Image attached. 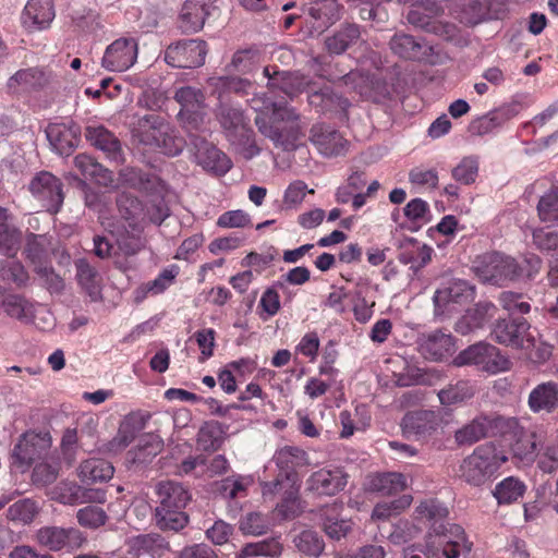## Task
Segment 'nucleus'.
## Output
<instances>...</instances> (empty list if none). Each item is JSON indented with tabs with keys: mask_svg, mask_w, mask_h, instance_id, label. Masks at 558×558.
<instances>
[{
	"mask_svg": "<svg viewBox=\"0 0 558 558\" xmlns=\"http://www.w3.org/2000/svg\"><path fill=\"white\" fill-rule=\"evenodd\" d=\"M348 484V474L340 468L320 469L313 472L305 482V490L316 496H335Z\"/></svg>",
	"mask_w": 558,
	"mask_h": 558,
	"instance_id": "f3484780",
	"label": "nucleus"
},
{
	"mask_svg": "<svg viewBox=\"0 0 558 558\" xmlns=\"http://www.w3.org/2000/svg\"><path fill=\"white\" fill-rule=\"evenodd\" d=\"M360 40V26L353 23H345L333 35L325 39V45L329 53L341 54Z\"/></svg>",
	"mask_w": 558,
	"mask_h": 558,
	"instance_id": "58836bf2",
	"label": "nucleus"
},
{
	"mask_svg": "<svg viewBox=\"0 0 558 558\" xmlns=\"http://www.w3.org/2000/svg\"><path fill=\"white\" fill-rule=\"evenodd\" d=\"M75 278L80 288L92 302L101 299V276L98 270L85 258L75 260Z\"/></svg>",
	"mask_w": 558,
	"mask_h": 558,
	"instance_id": "72a5a7b5",
	"label": "nucleus"
},
{
	"mask_svg": "<svg viewBox=\"0 0 558 558\" xmlns=\"http://www.w3.org/2000/svg\"><path fill=\"white\" fill-rule=\"evenodd\" d=\"M163 442L155 434H146L140 437L136 447L128 452L129 461L138 466L148 465L162 450Z\"/></svg>",
	"mask_w": 558,
	"mask_h": 558,
	"instance_id": "e433bc0d",
	"label": "nucleus"
},
{
	"mask_svg": "<svg viewBox=\"0 0 558 558\" xmlns=\"http://www.w3.org/2000/svg\"><path fill=\"white\" fill-rule=\"evenodd\" d=\"M217 12L216 0H186L181 9L179 26L183 33H197L206 20Z\"/></svg>",
	"mask_w": 558,
	"mask_h": 558,
	"instance_id": "a211bd4d",
	"label": "nucleus"
},
{
	"mask_svg": "<svg viewBox=\"0 0 558 558\" xmlns=\"http://www.w3.org/2000/svg\"><path fill=\"white\" fill-rule=\"evenodd\" d=\"M118 252L124 256H134L145 248L147 240L144 227H126L116 236Z\"/></svg>",
	"mask_w": 558,
	"mask_h": 558,
	"instance_id": "c03bdc74",
	"label": "nucleus"
},
{
	"mask_svg": "<svg viewBox=\"0 0 558 558\" xmlns=\"http://www.w3.org/2000/svg\"><path fill=\"white\" fill-rule=\"evenodd\" d=\"M0 308L11 318L28 323L34 318V304L21 294L8 292L0 287Z\"/></svg>",
	"mask_w": 558,
	"mask_h": 558,
	"instance_id": "f704fd0d",
	"label": "nucleus"
},
{
	"mask_svg": "<svg viewBox=\"0 0 558 558\" xmlns=\"http://www.w3.org/2000/svg\"><path fill=\"white\" fill-rule=\"evenodd\" d=\"M497 307L490 302H478L469 308L456 323L454 330L461 335H469L482 329L496 314Z\"/></svg>",
	"mask_w": 558,
	"mask_h": 558,
	"instance_id": "c756f323",
	"label": "nucleus"
},
{
	"mask_svg": "<svg viewBox=\"0 0 558 558\" xmlns=\"http://www.w3.org/2000/svg\"><path fill=\"white\" fill-rule=\"evenodd\" d=\"M220 123L227 132L228 138L245 134L250 129L245 122L243 112L238 108L222 107L219 113Z\"/></svg>",
	"mask_w": 558,
	"mask_h": 558,
	"instance_id": "864d4df0",
	"label": "nucleus"
},
{
	"mask_svg": "<svg viewBox=\"0 0 558 558\" xmlns=\"http://www.w3.org/2000/svg\"><path fill=\"white\" fill-rule=\"evenodd\" d=\"M74 166L84 177L94 180L98 185L108 187L113 183L112 171L105 168L89 155L78 154L74 158Z\"/></svg>",
	"mask_w": 558,
	"mask_h": 558,
	"instance_id": "79ce46f5",
	"label": "nucleus"
},
{
	"mask_svg": "<svg viewBox=\"0 0 558 558\" xmlns=\"http://www.w3.org/2000/svg\"><path fill=\"white\" fill-rule=\"evenodd\" d=\"M50 76L38 68H28L15 72L7 83L11 93H27L44 88L49 83Z\"/></svg>",
	"mask_w": 558,
	"mask_h": 558,
	"instance_id": "2f4dec72",
	"label": "nucleus"
},
{
	"mask_svg": "<svg viewBox=\"0 0 558 558\" xmlns=\"http://www.w3.org/2000/svg\"><path fill=\"white\" fill-rule=\"evenodd\" d=\"M420 352L424 357L433 361H441L449 356L454 350L453 338L441 330H434L423 333L418 340Z\"/></svg>",
	"mask_w": 558,
	"mask_h": 558,
	"instance_id": "a878e982",
	"label": "nucleus"
},
{
	"mask_svg": "<svg viewBox=\"0 0 558 558\" xmlns=\"http://www.w3.org/2000/svg\"><path fill=\"white\" fill-rule=\"evenodd\" d=\"M440 417L432 410L409 412L402 418L403 433L417 440L429 438L439 427Z\"/></svg>",
	"mask_w": 558,
	"mask_h": 558,
	"instance_id": "412c9836",
	"label": "nucleus"
},
{
	"mask_svg": "<svg viewBox=\"0 0 558 558\" xmlns=\"http://www.w3.org/2000/svg\"><path fill=\"white\" fill-rule=\"evenodd\" d=\"M211 85L219 98L229 93L245 94L252 87V83L248 80L239 76L214 77L211 78Z\"/></svg>",
	"mask_w": 558,
	"mask_h": 558,
	"instance_id": "13d9d810",
	"label": "nucleus"
},
{
	"mask_svg": "<svg viewBox=\"0 0 558 558\" xmlns=\"http://www.w3.org/2000/svg\"><path fill=\"white\" fill-rule=\"evenodd\" d=\"M507 461L506 453L494 444L481 445L463 459L460 465L461 477L472 486H482L490 481Z\"/></svg>",
	"mask_w": 558,
	"mask_h": 558,
	"instance_id": "7ed1b4c3",
	"label": "nucleus"
},
{
	"mask_svg": "<svg viewBox=\"0 0 558 558\" xmlns=\"http://www.w3.org/2000/svg\"><path fill=\"white\" fill-rule=\"evenodd\" d=\"M33 271L37 276L39 284L49 293L61 294L63 292L65 288L64 280L51 265L47 263L36 265Z\"/></svg>",
	"mask_w": 558,
	"mask_h": 558,
	"instance_id": "4d7b16f0",
	"label": "nucleus"
},
{
	"mask_svg": "<svg viewBox=\"0 0 558 558\" xmlns=\"http://www.w3.org/2000/svg\"><path fill=\"white\" fill-rule=\"evenodd\" d=\"M293 543L300 553L308 557H319L325 548L323 537L312 530L302 531L294 537Z\"/></svg>",
	"mask_w": 558,
	"mask_h": 558,
	"instance_id": "6e6d98bb",
	"label": "nucleus"
},
{
	"mask_svg": "<svg viewBox=\"0 0 558 558\" xmlns=\"http://www.w3.org/2000/svg\"><path fill=\"white\" fill-rule=\"evenodd\" d=\"M504 418L500 416H475L471 422L457 429L454 440L459 446H471L481 439L494 435Z\"/></svg>",
	"mask_w": 558,
	"mask_h": 558,
	"instance_id": "aec40b11",
	"label": "nucleus"
},
{
	"mask_svg": "<svg viewBox=\"0 0 558 558\" xmlns=\"http://www.w3.org/2000/svg\"><path fill=\"white\" fill-rule=\"evenodd\" d=\"M50 244V239L47 234H35L31 232L25 238L22 254L33 268H35L36 265L46 263Z\"/></svg>",
	"mask_w": 558,
	"mask_h": 558,
	"instance_id": "49530a36",
	"label": "nucleus"
},
{
	"mask_svg": "<svg viewBox=\"0 0 558 558\" xmlns=\"http://www.w3.org/2000/svg\"><path fill=\"white\" fill-rule=\"evenodd\" d=\"M475 289L462 279H450L442 283L434 294L435 314L444 315L458 311L459 306L470 303L474 299Z\"/></svg>",
	"mask_w": 558,
	"mask_h": 558,
	"instance_id": "1a4fd4ad",
	"label": "nucleus"
},
{
	"mask_svg": "<svg viewBox=\"0 0 558 558\" xmlns=\"http://www.w3.org/2000/svg\"><path fill=\"white\" fill-rule=\"evenodd\" d=\"M407 485V478L403 474L388 472L371 477L368 489L381 495H393L403 492Z\"/></svg>",
	"mask_w": 558,
	"mask_h": 558,
	"instance_id": "8fccbe9b",
	"label": "nucleus"
},
{
	"mask_svg": "<svg viewBox=\"0 0 558 558\" xmlns=\"http://www.w3.org/2000/svg\"><path fill=\"white\" fill-rule=\"evenodd\" d=\"M86 140L104 151L106 156L116 162L123 161V151L119 138L102 125H88L85 129Z\"/></svg>",
	"mask_w": 558,
	"mask_h": 558,
	"instance_id": "c85d7f7f",
	"label": "nucleus"
},
{
	"mask_svg": "<svg viewBox=\"0 0 558 558\" xmlns=\"http://www.w3.org/2000/svg\"><path fill=\"white\" fill-rule=\"evenodd\" d=\"M47 138L52 148L61 156H69L78 146L81 129L77 124L51 123L46 130Z\"/></svg>",
	"mask_w": 558,
	"mask_h": 558,
	"instance_id": "393cba45",
	"label": "nucleus"
},
{
	"mask_svg": "<svg viewBox=\"0 0 558 558\" xmlns=\"http://www.w3.org/2000/svg\"><path fill=\"white\" fill-rule=\"evenodd\" d=\"M187 141L195 150V158L198 165L205 170L213 171L217 174H225L231 169L232 163L229 157L211 143L207 142L205 136L190 131Z\"/></svg>",
	"mask_w": 558,
	"mask_h": 558,
	"instance_id": "f8f14e48",
	"label": "nucleus"
},
{
	"mask_svg": "<svg viewBox=\"0 0 558 558\" xmlns=\"http://www.w3.org/2000/svg\"><path fill=\"white\" fill-rule=\"evenodd\" d=\"M529 330L530 324L522 317L510 320L499 319L492 330V337L500 344L527 348L533 342V337Z\"/></svg>",
	"mask_w": 558,
	"mask_h": 558,
	"instance_id": "dca6fc26",
	"label": "nucleus"
},
{
	"mask_svg": "<svg viewBox=\"0 0 558 558\" xmlns=\"http://www.w3.org/2000/svg\"><path fill=\"white\" fill-rule=\"evenodd\" d=\"M486 277L497 284L519 279L524 269L512 257L492 253L485 257Z\"/></svg>",
	"mask_w": 558,
	"mask_h": 558,
	"instance_id": "5701e85b",
	"label": "nucleus"
},
{
	"mask_svg": "<svg viewBox=\"0 0 558 558\" xmlns=\"http://www.w3.org/2000/svg\"><path fill=\"white\" fill-rule=\"evenodd\" d=\"M250 106L253 110L259 112L257 116L264 117L266 120V116L271 113L269 122L274 120H293L296 118V112L293 108L277 105L266 93L255 94L250 99Z\"/></svg>",
	"mask_w": 558,
	"mask_h": 558,
	"instance_id": "4c0bfd02",
	"label": "nucleus"
},
{
	"mask_svg": "<svg viewBox=\"0 0 558 558\" xmlns=\"http://www.w3.org/2000/svg\"><path fill=\"white\" fill-rule=\"evenodd\" d=\"M255 124L258 131L269 138L277 148L292 151L299 147V141L303 137L299 114L293 120H274L268 122L264 117L256 116Z\"/></svg>",
	"mask_w": 558,
	"mask_h": 558,
	"instance_id": "0eeeda50",
	"label": "nucleus"
},
{
	"mask_svg": "<svg viewBox=\"0 0 558 558\" xmlns=\"http://www.w3.org/2000/svg\"><path fill=\"white\" fill-rule=\"evenodd\" d=\"M117 207L120 217L128 223V227H143L144 205L137 197L130 193H121L117 197Z\"/></svg>",
	"mask_w": 558,
	"mask_h": 558,
	"instance_id": "a18cd8bd",
	"label": "nucleus"
},
{
	"mask_svg": "<svg viewBox=\"0 0 558 558\" xmlns=\"http://www.w3.org/2000/svg\"><path fill=\"white\" fill-rule=\"evenodd\" d=\"M308 102L319 112L345 111L350 106L347 98L333 93L329 86L310 93Z\"/></svg>",
	"mask_w": 558,
	"mask_h": 558,
	"instance_id": "37998d69",
	"label": "nucleus"
},
{
	"mask_svg": "<svg viewBox=\"0 0 558 558\" xmlns=\"http://www.w3.org/2000/svg\"><path fill=\"white\" fill-rule=\"evenodd\" d=\"M28 191L40 206L50 214H57L64 201L63 183L49 171L43 170L31 179Z\"/></svg>",
	"mask_w": 558,
	"mask_h": 558,
	"instance_id": "6e6552de",
	"label": "nucleus"
},
{
	"mask_svg": "<svg viewBox=\"0 0 558 558\" xmlns=\"http://www.w3.org/2000/svg\"><path fill=\"white\" fill-rule=\"evenodd\" d=\"M0 278L14 283L17 288L28 286L31 277L20 260H4L0 263Z\"/></svg>",
	"mask_w": 558,
	"mask_h": 558,
	"instance_id": "bf43d9fd",
	"label": "nucleus"
},
{
	"mask_svg": "<svg viewBox=\"0 0 558 558\" xmlns=\"http://www.w3.org/2000/svg\"><path fill=\"white\" fill-rule=\"evenodd\" d=\"M272 461L282 476L293 481L298 480L296 470L311 463L306 451L296 446H284L277 449Z\"/></svg>",
	"mask_w": 558,
	"mask_h": 558,
	"instance_id": "bb28decb",
	"label": "nucleus"
},
{
	"mask_svg": "<svg viewBox=\"0 0 558 558\" xmlns=\"http://www.w3.org/2000/svg\"><path fill=\"white\" fill-rule=\"evenodd\" d=\"M389 47L391 51L405 60L424 61L433 54V47L424 39L404 33L395 34Z\"/></svg>",
	"mask_w": 558,
	"mask_h": 558,
	"instance_id": "b1692460",
	"label": "nucleus"
},
{
	"mask_svg": "<svg viewBox=\"0 0 558 558\" xmlns=\"http://www.w3.org/2000/svg\"><path fill=\"white\" fill-rule=\"evenodd\" d=\"M35 541L53 551H74L86 543V537L75 527L43 526L37 530Z\"/></svg>",
	"mask_w": 558,
	"mask_h": 558,
	"instance_id": "9b49d317",
	"label": "nucleus"
},
{
	"mask_svg": "<svg viewBox=\"0 0 558 558\" xmlns=\"http://www.w3.org/2000/svg\"><path fill=\"white\" fill-rule=\"evenodd\" d=\"M145 417L140 414H131L120 425L118 435L108 444L107 451L118 452L128 447L136 434L145 426Z\"/></svg>",
	"mask_w": 558,
	"mask_h": 558,
	"instance_id": "ea45409f",
	"label": "nucleus"
},
{
	"mask_svg": "<svg viewBox=\"0 0 558 558\" xmlns=\"http://www.w3.org/2000/svg\"><path fill=\"white\" fill-rule=\"evenodd\" d=\"M137 52L138 47L134 38H118L106 48L101 65L110 72L126 71L136 62Z\"/></svg>",
	"mask_w": 558,
	"mask_h": 558,
	"instance_id": "2eb2a0df",
	"label": "nucleus"
},
{
	"mask_svg": "<svg viewBox=\"0 0 558 558\" xmlns=\"http://www.w3.org/2000/svg\"><path fill=\"white\" fill-rule=\"evenodd\" d=\"M537 210L543 221L558 220V189L551 190L541 197Z\"/></svg>",
	"mask_w": 558,
	"mask_h": 558,
	"instance_id": "774afa93",
	"label": "nucleus"
},
{
	"mask_svg": "<svg viewBox=\"0 0 558 558\" xmlns=\"http://www.w3.org/2000/svg\"><path fill=\"white\" fill-rule=\"evenodd\" d=\"M456 365H476L480 369L496 374L510 368V361L500 350L487 342H477L461 351L454 359Z\"/></svg>",
	"mask_w": 558,
	"mask_h": 558,
	"instance_id": "39448f33",
	"label": "nucleus"
},
{
	"mask_svg": "<svg viewBox=\"0 0 558 558\" xmlns=\"http://www.w3.org/2000/svg\"><path fill=\"white\" fill-rule=\"evenodd\" d=\"M51 436L49 433L28 432L22 435L13 449V457L22 464L29 466L49 457Z\"/></svg>",
	"mask_w": 558,
	"mask_h": 558,
	"instance_id": "4468645a",
	"label": "nucleus"
},
{
	"mask_svg": "<svg viewBox=\"0 0 558 558\" xmlns=\"http://www.w3.org/2000/svg\"><path fill=\"white\" fill-rule=\"evenodd\" d=\"M137 128L144 143L154 145L170 156L179 155L182 151L183 140L174 138L169 134V126L160 116L145 114L138 119Z\"/></svg>",
	"mask_w": 558,
	"mask_h": 558,
	"instance_id": "423d86ee",
	"label": "nucleus"
},
{
	"mask_svg": "<svg viewBox=\"0 0 558 558\" xmlns=\"http://www.w3.org/2000/svg\"><path fill=\"white\" fill-rule=\"evenodd\" d=\"M533 413H554L558 409V384L549 380L534 387L527 398Z\"/></svg>",
	"mask_w": 558,
	"mask_h": 558,
	"instance_id": "7c9ffc66",
	"label": "nucleus"
},
{
	"mask_svg": "<svg viewBox=\"0 0 558 558\" xmlns=\"http://www.w3.org/2000/svg\"><path fill=\"white\" fill-rule=\"evenodd\" d=\"M282 544L277 537L246 544L238 555L239 558L256 556L278 557L282 553Z\"/></svg>",
	"mask_w": 558,
	"mask_h": 558,
	"instance_id": "5fc2aeb1",
	"label": "nucleus"
},
{
	"mask_svg": "<svg viewBox=\"0 0 558 558\" xmlns=\"http://www.w3.org/2000/svg\"><path fill=\"white\" fill-rule=\"evenodd\" d=\"M475 395V387L470 380H458L449 384L438 391V399L442 405H456L463 403Z\"/></svg>",
	"mask_w": 558,
	"mask_h": 558,
	"instance_id": "09e8293b",
	"label": "nucleus"
},
{
	"mask_svg": "<svg viewBox=\"0 0 558 558\" xmlns=\"http://www.w3.org/2000/svg\"><path fill=\"white\" fill-rule=\"evenodd\" d=\"M502 3L499 0H471L457 3L453 16L461 24L474 27L484 22L499 19Z\"/></svg>",
	"mask_w": 558,
	"mask_h": 558,
	"instance_id": "ddd939ff",
	"label": "nucleus"
},
{
	"mask_svg": "<svg viewBox=\"0 0 558 558\" xmlns=\"http://www.w3.org/2000/svg\"><path fill=\"white\" fill-rule=\"evenodd\" d=\"M310 141L325 157L343 156L349 150V142L338 131L323 125H313Z\"/></svg>",
	"mask_w": 558,
	"mask_h": 558,
	"instance_id": "4be33fe9",
	"label": "nucleus"
},
{
	"mask_svg": "<svg viewBox=\"0 0 558 558\" xmlns=\"http://www.w3.org/2000/svg\"><path fill=\"white\" fill-rule=\"evenodd\" d=\"M310 16L311 28L316 33H323L335 24L341 16L340 4L337 0H314L305 9Z\"/></svg>",
	"mask_w": 558,
	"mask_h": 558,
	"instance_id": "cd10ccee",
	"label": "nucleus"
},
{
	"mask_svg": "<svg viewBox=\"0 0 558 558\" xmlns=\"http://www.w3.org/2000/svg\"><path fill=\"white\" fill-rule=\"evenodd\" d=\"M536 435L533 433H521L511 445L512 458L522 464H530L536 457Z\"/></svg>",
	"mask_w": 558,
	"mask_h": 558,
	"instance_id": "603ef678",
	"label": "nucleus"
},
{
	"mask_svg": "<svg viewBox=\"0 0 558 558\" xmlns=\"http://www.w3.org/2000/svg\"><path fill=\"white\" fill-rule=\"evenodd\" d=\"M478 172V160L475 157H464L452 171V178L465 185L472 184Z\"/></svg>",
	"mask_w": 558,
	"mask_h": 558,
	"instance_id": "69168bd1",
	"label": "nucleus"
},
{
	"mask_svg": "<svg viewBox=\"0 0 558 558\" xmlns=\"http://www.w3.org/2000/svg\"><path fill=\"white\" fill-rule=\"evenodd\" d=\"M38 514V507L32 499H22L11 505L7 511V517L11 521L22 524H29Z\"/></svg>",
	"mask_w": 558,
	"mask_h": 558,
	"instance_id": "680f3d73",
	"label": "nucleus"
},
{
	"mask_svg": "<svg viewBox=\"0 0 558 558\" xmlns=\"http://www.w3.org/2000/svg\"><path fill=\"white\" fill-rule=\"evenodd\" d=\"M411 501L412 497L410 495H403L389 502H379L373 510V518L386 520L391 515L399 514L411 505Z\"/></svg>",
	"mask_w": 558,
	"mask_h": 558,
	"instance_id": "0e129e2a",
	"label": "nucleus"
},
{
	"mask_svg": "<svg viewBox=\"0 0 558 558\" xmlns=\"http://www.w3.org/2000/svg\"><path fill=\"white\" fill-rule=\"evenodd\" d=\"M526 490L524 482L514 476H509L499 482L493 490L499 505H510L523 497Z\"/></svg>",
	"mask_w": 558,
	"mask_h": 558,
	"instance_id": "3c124183",
	"label": "nucleus"
},
{
	"mask_svg": "<svg viewBox=\"0 0 558 558\" xmlns=\"http://www.w3.org/2000/svg\"><path fill=\"white\" fill-rule=\"evenodd\" d=\"M105 510L98 506H86L76 512V519L81 526L87 529H98L107 521Z\"/></svg>",
	"mask_w": 558,
	"mask_h": 558,
	"instance_id": "e2e57ef3",
	"label": "nucleus"
},
{
	"mask_svg": "<svg viewBox=\"0 0 558 558\" xmlns=\"http://www.w3.org/2000/svg\"><path fill=\"white\" fill-rule=\"evenodd\" d=\"M416 518L432 523L434 534H429L428 545L441 551L445 558H458L462 551L469 553L464 531L458 524L445 523L448 508L439 500L429 498L420 502L415 509Z\"/></svg>",
	"mask_w": 558,
	"mask_h": 558,
	"instance_id": "f257e3e1",
	"label": "nucleus"
},
{
	"mask_svg": "<svg viewBox=\"0 0 558 558\" xmlns=\"http://www.w3.org/2000/svg\"><path fill=\"white\" fill-rule=\"evenodd\" d=\"M156 504L155 517L157 525L163 531L178 532L189 523L184 511L192 499L187 488L175 481H160L155 485Z\"/></svg>",
	"mask_w": 558,
	"mask_h": 558,
	"instance_id": "f03ea898",
	"label": "nucleus"
},
{
	"mask_svg": "<svg viewBox=\"0 0 558 558\" xmlns=\"http://www.w3.org/2000/svg\"><path fill=\"white\" fill-rule=\"evenodd\" d=\"M411 3L405 19L413 27L450 39L456 34V26L437 20L444 9L436 0H398Z\"/></svg>",
	"mask_w": 558,
	"mask_h": 558,
	"instance_id": "20e7f679",
	"label": "nucleus"
},
{
	"mask_svg": "<svg viewBox=\"0 0 558 558\" xmlns=\"http://www.w3.org/2000/svg\"><path fill=\"white\" fill-rule=\"evenodd\" d=\"M81 487L82 486L75 482L62 481L53 488L52 495L60 504L70 506L78 505Z\"/></svg>",
	"mask_w": 558,
	"mask_h": 558,
	"instance_id": "338daca9",
	"label": "nucleus"
},
{
	"mask_svg": "<svg viewBox=\"0 0 558 558\" xmlns=\"http://www.w3.org/2000/svg\"><path fill=\"white\" fill-rule=\"evenodd\" d=\"M207 45L199 39H184L171 44L165 50L167 64L178 69H193L204 64Z\"/></svg>",
	"mask_w": 558,
	"mask_h": 558,
	"instance_id": "9d476101",
	"label": "nucleus"
},
{
	"mask_svg": "<svg viewBox=\"0 0 558 558\" xmlns=\"http://www.w3.org/2000/svg\"><path fill=\"white\" fill-rule=\"evenodd\" d=\"M119 181L122 185L138 191H149L153 187L155 178L136 168H124L119 172Z\"/></svg>",
	"mask_w": 558,
	"mask_h": 558,
	"instance_id": "052dcab7",
	"label": "nucleus"
},
{
	"mask_svg": "<svg viewBox=\"0 0 558 558\" xmlns=\"http://www.w3.org/2000/svg\"><path fill=\"white\" fill-rule=\"evenodd\" d=\"M114 469L112 464L102 459H87L77 468V476L85 485L108 482L112 478Z\"/></svg>",
	"mask_w": 558,
	"mask_h": 558,
	"instance_id": "c9c22d12",
	"label": "nucleus"
},
{
	"mask_svg": "<svg viewBox=\"0 0 558 558\" xmlns=\"http://www.w3.org/2000/svg\"><path fill=\"white\" fill-rule=\"evenodd\" d=\"M145 417L140 414H131L120 425L118 435L108 444L107 451L118 452L128 447L136 434L145 426Z\"/></svg>",
	"mask_w": 558,
	"mask_h": 558,
	"instance_id": "a19ab883",
	"label": "nucleus"
},
{
	"mask_svg": "<svg viewBox=\"0 0 558 558\" xmlns=\"http://www.w3.org/2000/svg\"><path fill=\"white\" fill-rule=\"evenodd\" d=\"M174 99L181 105L179 116L183 120L187 133L197 131L202 122L201 109L204 107L205 97L199 88L183 86L177 89Z\"/></svg>",
	"mask_w": 558,
	"mask_h": 558,
	"instance_id": "6ab92c4d",
	"label": "nucleus"
},
{
	"mask_svg": "<svg viewBox=\"0 0 558 558\" xmlns=\"http://www.w3.org/2000/svg\"><path fill=\"white\" fill-rule=\"evenodd\" d=\"M130 548L136 556L148 554L153 558H160L169 550V544L158 534H144L134 537Z\"/></svg>",
	"mask_w": 558,
	"mask_h": 558,
	"instance_id": "de8ad7c7",
	"label": "nucleus"
},
{
	"mask_svg": "<svg viewBox=\"0 0 558 558\" xmlns=\"http://www.w3.org/2000/svg\"><path fill=\"white\" fill-rule=\"evenodd\" d=\"M54 19L52 0H28L23 12V23L34 31L47 28Z\"/></svg>",
	"mask_w": 558,
	"mask_h": 558,
	"instance_id": "473e14b6",
	"label": "nucleus"
}]
</instances>
